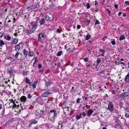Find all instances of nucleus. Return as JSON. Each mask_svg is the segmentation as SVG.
I'll return each instance as SVG.
<instances>
[{
    "mask_svg": "<svg viewBox=\"0 0 129 129\" xmlns=\"http://www.w3.org/2000/svg\"><path fill=\"white\" fill-rule=\"evenodd\" d=\"M37 61V57H36L35 58V61L34 62V64L36 63V62Z\"/></svg>",
    "mask_w": 129,
    "mask_h": 129,
    "instance_id": "de8ad7c7",
    "label": "nucleus"
},
{
    "mask_svg": "<svg viewBox=\"0 0 129 129\" xmlns=\"http://www.w3.org/2000/svg\"><path fill=\"white\" fill-rule=\"evenodd\" d=\"M38 41L41 42H42V39L41 38V37L39 35H38Z\"/></svg>",
    "mask_w": 129,
    "mask_h": 129,
    "instance_id": "393cba45",
    "label": "nucleus"
},
{
    "mask_svg": "<svg viewBox=\"0 0 129 129\" xmlns=\"http://www.w3.org/2000/svg\"><path fill=\"white\" fill-rule=\"evenodd\" d=\"M12 58L11 57H10L8 58V59L9 60H11V59Z\"/></svg>",
    "mask_w": 129,
    "mask_h": 129,
    "instance_id": "69168bd1",
    "label": "nucleus"
},
{
    "mask_svg": "<svg viewBox=\"0 0 129 129\" xmlns=\"http://www.w3.org/2000/svg\"><path fill=\"white\" fill-rule=\"evenodd\" d=\"M37 27V26L36 25H33L31 28V30H34V31L35 30Z\"/></svg>",
    "mask_w": 129,
    "mask_h": 129,
    "instance_id": "a211bd4d",
    "label": "nucleus"
},
{
    "mask_svg": "<svg viewBox=\"0 0 129 129\" xmlns=\"http://www.w3.org/2000/svg\"><path fill=\"white\" fill-rule=\"evenodd\" d=\"M95 25L99 24H100V22L98 20H96L95 21Z\"/></svg>",
    "mask_w": 129,
    "mask_h": 129,
    "instance_id": "c9c22d12",
    "label": "nucleus"
},
{
    "mask_svg": "<svg viewBox=\"0 0 129 129\" xmlns=\"http://www.w3.org/2000/svg\"><path fill=\"white\" fill-rule=\"evenodd\" d=\"M5 36V38L7 40L9 41L11 39V37L9 35Z\"/></svg>",
    "mask_w": 129,
    "mask_h": 129,
    "instance_id": "ddd939ff",
    "label": "nucleus"
},
{
    "mask_svg": "<svg viewBox=\"0 0 129 129\" xmlns=\"http://www.w3.org/2000/svg\"><path fill=\"white\" fill-rule=\"evenodd\" d=\"M104 72V71H102L100 72H99V74H101L102 73H103Z\"/></svg>",
    "mask_w": 129,
    "mask_h": 129,
    "instance_id": "052dcab7",
    "label": "nucleus"
},
{
    "mask_svg": "<svg viewBox=\"0 0 129 129\" xmlns=\"http://www.w3.org/2000/svg\"><path fill=\"white\" fill-rule=\"evenodd\" d=\"M54 6V5L53 4H51L49 6V7L50 8H53Z\"/></svg>",
    "mask_w": 129,
    "mask_h": 129,
    "instance_id": "09e8293b",
    "label": "nucleus"
},
{
    "mask_svg": "<svg viewBox=\"0 0 129 129\" xmlns=\"http://www.w3.org/2000/svg\"><path fill=\"white\" fill-rule=\"evenodd\" d=\"M114 7L116 9H117L118 8V6L116 4L114 5Z\"/></svg>",
    "mask_w": 129,
    "mask_h": 129,
    "instance_id": "5fc2aeb1",
    "label": "nucleus"
},
{
    "mask_svg": "<svg viewBox=\"0 0 129 129\" xmlns=\"http://www.w3.org/2000/svg\"><path fill=\"white\" fill-rule=\"evenodd\" d=\"M19 54V53L18 52H17L16 53L15 55V57L16 58H18Z\"/></svg>",
    "mask_w": 129,
    "mask_h": 129,
    "instance_id": "7c9ffc66",
    "label": "nucleus"
},
{
    "mask_svg": "<svg viewBox=\"0 0 129 129\" xmlns=\"http://www.w3.org/2000/svg\"><path fill=\"white\" fill-rule=\"evenodd\" d=\"M5 43L3 41L1 40L0 41V44L1 47H2V46Z\"/></svg>",
    "mask_w": 129,
    "mask_h": 129,
    "instance_id": "412c9836",
    "label": "nucleus"
},
{
    "mask_svg": "<svg viewBox=\"0 0 129 129\" xmlns=\"http://www.w3.org/2000/svg\"><path fill=\"white\" fill-rule=\"evenodd\" d=\"M18 41V39L17 38L13 40L11 44L12 45L16 44Z\"/></svg>",
    "mask_w": 129,
    "mask_h": 129,
    "instance_id": "1a4fd4ad",
    "label": "nucleus"
},
{
    "mask_svg": "<svg viewBox=\"0 0 129 129\" xmlns=\"http://www.w3.org/2000/svg\"><path fill=\"white\" fill-rule=\"evenodd\" d=\"M39 20V18H37V20L35 22V23L36 24V25L37 24L38 22V20Z\"/></svg>",
    "mask_w": 129,
    "mask_h": 129,
    "instance_id": "8fccbe9b",
    "label": "nucleus"
},
{
    "mask_svg": "<svg viewBox=\"0 0 129 129\" xmlns=\"http://www.w3.org/2000/svg\"><path fill=\"white\" fill-rule=\"evenodd\" d=\"M95 3L94 5H97L98 4V3L96 1H95Z\"/></svg>",
    "mask_w": 129,
    "mask_h": 129,
    "instance_id": "603ef678",
    "label": "nucleus"
},
{
    "mask_svg": "<svg viewBox=\"0 0 129 129\" xmlns=\"http://www.w3.org/2000/svg\"><path fill=\"white\" fill-rule=\"evenodd\" d=\"M125 3L126 5H129V3L128 1H125Z\"/></svg>",
    "mask_w": 129,
    "mask_h": 129,
    "instance_id": "49530a36",
    "label": "nucleus"
},
{
    "mask_svg": "<svg viewBox=\"0 0 129 129\" xmlns=\"http://www.w3.org/2000/svg\"><path fill=\"white\" fill-rule=\"evenodd\" d=\"M32 96L30 94H28L27 95V98L29 99H30Z\"/></svg>",
    "mask_w": 129,
    "mask_h": 129,
    "instance_id": "f704fd0d",
    "label": "nucleus"
},
{
    "mask_svg": "<svg viewBox=\"0 0 129 129\" xmlns=\"http://www.w3.org/2000/svg\"><path fill=\"white\" fill-rule=\"evenodd\" d=\"M13 107H14L16 108L17 107H18L19 106V105H17L15 103V102H13Z\"/></svg>",
    "mask_w": 129,
    "mask_h": 129,
    "instance_id": "cd10ccee",
    "label": "nucleus"
},
{
    "mask_svg": "<svg viewBox=\"0 0 129 129\" xmlns=\"http://www.w3.org/2000/svg\"><path fill=\"white\" fill-rule=\"evenodd\" d=\"M101 58H98L97 59L96 63L98 64H99L101 62Z\"/></svg>",
    "mask_w": 129,
    "mask_h": 129,
    "instance_id": "b1692460",
    "label": "nucleus"
},
{
    "mask_svg": "<svg viewBox=\"0 0 129 129\" xmlns=\"http://www.w3.org/2000/svg\"><path fill=\"white\" fill-rule=\"evenodd\" d=\"M38 82V81L37 80H36L34 82V83L32 84V87L34 88H36V85H37Z\"/></svg>",
    "mask_w": 129,
    "mask_h": 129,
    "instance_id": "f8f14e48",
    "label": "nucleus"
},
{
    "mask_svg": "<svg viewBox=\"0 0 129 129\" xmlns=\"http://www.w3.org/2000/svg\"><path fill=\"white\" fill-rule=\"evenodd\" d=\"M23 53L25 55H27L28 53V51L26 49H24L23 50Z\"/></svg>",
    "mask_w": 129,
    "mask_h": 129,
    "instance_id": "c85d7f7f",
    "label": "nucleus"
},
{
    "mask_svg": "<svg viewBox=\"0 0 129 129\" xmlns=\"http://www.w3.org/2000/svg\"><path fill=\"white\" fill-rule=\"evenodd\" d=\"M86 112H83V113L82 114V115L84 117H85L86 116Z\"/></svg>",
    "mask_w": 129,
    "mask_h": 129,
    "instance_id": "c03bdc74",
    "label": "nucleus"
},
{
    "mask_svg": "<svg viewBox=\"0 0 129 129\" xmlns=\"http://www.w3.org/2000/svg\"><path fill=\"white\" fill-rule=\"evenodd\" d=\"M14 35L15 36H17L18 35V34L17 33H15L14 34Z\"/></svg>",
    "mask_w": 129,
    "mask_h": 129,
    "instance_id": "13d9d810",
    "label": "nucleus"
},
{
    "mask_svg": "<svg viewBox=\"0 0 129 129\" xmlns=\"http://www.w3.org/2000/svg\"><path fill=\"white\" fill-rule=\"evenodd\" d=\"M59 125H58L57 128V129H60V128L59 127Z\"/></svg>",
    "mask_w": 129,
    "mask_h": 129,
    "instance_id": "774afa93",
    "label": "nucleus"
},
{
    "mask_svg": "<svg viewBox=\"0 0 129 129\" xmlns=\"http://www.w3.org/2000/svg\"><path fill=\"white\" fill-rule=\"evenodd\" d=\"M81 99L80 98H78L76 100V102L77 103H80V100H81Z\"/></svg>",
    "mask_w": 129,
    "mask_h": 129,
    "instance_id": "e433bc0d",
    "label": "nucleus"
},
{
    "mask_svg": "<svg viewBox=\"0 0 129 129\" xmlns=\"http://www.w3.org/2000/svg\"><path fill=\"white\" fill-rule=\"evenodd\" d=\"M56 31L57 33H61V31L58 28L57 29Z\"/></svg>",
    "mask_w": 129,
    "mask_h": 129,
    "instance_id": "37998d69",
    "label": "nucleus"
},
{
    "mask_svg": "<svg viewBox=\"0 0 129 129\" xmlns=\"http://www.w3.org/2000/svg\"><path fill=\"white\" fill-rule=\"evenodd\" d=\"M46 20L47 21H48L50 19L49 17L48 16H46L45 17Z\"/></svg>",
    "mask_w": 129,
    "mask_h": 129,
    "instance_id": "473e14b6",
    "label": "nucleus"
},
{
    "mask_svg": "<svg viewBox=\"0 0 129 129\" xmlns=\"http://www.w3.org/2000/svg\"><path fill=\"white\" fill-rule=\"evenodd\" d=\"M106 10L109 14L111 12L108 9H107Z\"/></svg>",
    "mask_w": 129,
    "mask_h": 129,
    "instance_id": "6e6d98bb",
    "label": "nucleus"
},
{
    "mask_svg": "<svg viewBox=\"0 0 129 129\" xmlns=\"http://www.w3.org/2000/svg\"><path fill=\"white\" fill-rule=\"evenodd\" d=\"M111 43L113 45H115L116 42L114 39H113V40L111 41Z\"/></svg>",
    "mask_w": 129,
    "mask_h": 129,
    "instance_id": "c756f323",
    "label": "nucleus"
},
{
    "mask_svg": "<svg viewBox=\"0 0 129 129\" xmlns=\"http://www.w3.org/2000/svg\"><path fill=\"white\" fill-rule=\"evenodd\" d=\"M129 96V91H126L122 93L121 94L119 95V97L120 98H125Z\"/></svg>",
    "mask_w": 129,
    "mask_h": 129,
    "instance_id": "f257e3e1",
    "label": "nucleus"
},
{
    "mask_svg": "<svg viewBox=\"0 0 129 129\" xmlns=\"http://www.w3.org/2000/svg\"><path fill=\"white\" fill-rule=\"evenodd\" d=\"M42 67V64H38V68L40 69Z\"/></svg>",
    "mask_w": 129,
    "mask_h": 129,
    "instance_id": "a18cd8bd",
    "label": "nucleus"
},
{
    "mask_svg": "<svg viewBox=\"0 0 129 129\" xmlns=\"http://www.w3.org/2000/svg\"><path fill=\"white\" fill-rule=\"evenodd\" d=\"M50 112L51 113H52V112H53L54 113V117L56 116L57 114L56 111L55 110H51Z\"/></svg>",
    "mask_w": 129,
    "mask_h": 129,
    "instance_id": "2eb2a0df",
    "label": "nucleus"
},
{
    "mask_svg": "<svg viewBox=\"0 0 129 129\" xmlns=\"http://www.w3.org/2000/svg\"><path fill=\"white\" fill-rule=\"evenodd\" d=\"M125 81L126 82L129 81V74H128L125 78Z\"/></svg>",
    "mask_w": 129,
    "mask_h": 129,
    "instance_id": "9d476101",
    "label": "nucleus"
},
{
    "mask_svg": "<svg viewBox=\"0 0 129 129\" xmlns=\"http://www.w3.org/2000/svg\"><path fill=\"white\" fill-rule=\"evenodd\" d=\"M108 109L110 111H112L114 109L113 104L112 103L110 102L108 104Z\"/></svg>",
    "mask_w": 129,
    "mask_h": 129,
    "instance_id": "f03ea898",
    "label": "nucleus"
},
{
    "mask_svg": "<svg viewBox=\"0 0 129 129\" xmlns=\"http://www.w3.org/2000/svg\"><path fill=\"white\" fill-rule=\"evenodd\" d=\"M51 84V83L50 82L46 81L45 85V87H47L50 86Z\"/></svg>",
    "mask_w": 129,
    "mask_h": 129,
    "instance_id": "9b49d317",
    "label": "nucleus"
},
{
    "mask_svg": "<svg viewBox=\"0 0 129 129\" xmlns=\"http://www.w3.org/2000/svg\"><path fill=\"white\" fill-rule=\"evenodd\" d=\"M122 14V13L121 12H119L118 14L119 16H120V15Z\"/></svg>",
    "mask_w": 129,
    "mask_h": 129,
    "instance_id": "bf43d9fd",
    "label": "nucleus"
},
{
    "mask_svg": "<svg viewBox=\"0 0 129 129\" xmlns=\"http://www.w3.org/2000/svg\"><path fill=\"white\" fill-rule=\"evenodd\" d=\"M84 60H85V62H87L88 60V58H84Z\"/></svg>",
    "mask_w": 129,
    "mask_h": 129,
    "instance_id": "ea45409f",
    "label": "nucleus"
},
{
    "mask_svg": "<svg viewBox=\"0 0 129 129\" xmlns=\"http://www.w3.org/2000/svg\"><path fill=\"white\" fill-rule=\"evenodd\" d=\"M20 101L23 103L26 102L27 99L26 97L24 96H22L20 98Z\"/></svg>",
    "mask_w": 129,
    "mask_h": 129,
    "instance_id": "39448f33",
    "label": "nucleus"
},
{
    "mask_svg": "<svg viewBox=\"0 0 129 129\" xmlns=\"http://www.w3.org/2000/svg\"><path fill=\"white\" fill-rule=\"evenodd\" d=\"M5 109L4 108L2 112V115H4L5 114Z\"/></svg>",
    "mask_w": 129,
    "mask_h": 129,
    "instance_id": "4c0bfd02",
    "label": "nucleus"
},
{
    "mask_svg": "<svg viewBox=\"0 0 129 129\" xmlns=\"http://www.w3.org/2000/svg\"><path fill=\"white\" fill-rule=\"evenodd\" d=\"M67 51L68 52H69V53H70V52H72V50L71 48H69L68 49Z\"/></svg>",
    "mask_w": 129,
    "mask_h": 129,
    "instance_id": "58836bf2",
    "label": "nucleus"
},
{
    "mask_svg": "<svg viewBox=\"0 0 129 129\" xmlns=\"http://www.w3.org/2000/svg\"><path fill=\"white\" fill-rule=\"evenodd\" d=\"M99 51L101 52H105V51L104 50L102 49H100L99 50Z\"/></svg>",
    "mask_w": 129,
    "mask_h": 129,
    "instance_id": "79ce46f5",
    "label": "nucleus"
},
{
    "mask_svg": "<svg viewBox=\"0 0 129 129\" xmlns=\"http://www.w3.org/2000/svg\"><path fill=\"white\" fill-rule=\"evenodd\" d=\"M31 124H36L37 123V121L36 120H34L32 121L31 122Z\"/></svg>",
    "mask_w": 129,
    "mask_h": 129,
    "instance_id": "72a5a7b5",
    "label": "nucleus"
},
{
    "mask_svg": "<svg viewBox=\"0 0 129 129\" xmlns=\"http://www.w3.org/2000/svg\"><path fill=\"white\" fill-rule=\"evenodd\" d=\"M45 22V19L44 18H42L41 19L39 20L40 25H43L44 24Z\"/></svg>",
    "mask_w": 129,
    "mask_h": 129,
    "instance_id": "423d86ee",
    "label": "nucleus"
},
{
    "mask_svg": "<svg viewBox=\"0 0 129 129\" xmlns=\"http://www.w3.org/2000/svg\"><path fill=\"white\" fill-rule=\"evenodd\" d=\"M10 101H11V103H13V102H14V101L13 100V99H11L10 100Z\"/></svg>",
    "mask_w": 129,
    "mask_h": 129,
    "instance_id": "4d7b16f0",
    "label": "nucleus"
},
{
    "mask_svg": "<svg viewBox=\"0 0 129 129\" xmlns=\"http://www.w3.org/2000/svg\"><path fill=\"white\" fill-rule=\"evenodd\" d=\"M119 124L118 123H116L114 126V127L115 128H118L119 126Z\"/></svg>",
    "mask_w": 129,
    "mask_h": 129,
    "instance_id": "bb28decb",
    "label": "nucleus"
},
{
    "mask_svg": "<svg viewBox=\"0 0 129 129\" xmlns=\"http://www.w3.org/2000/svg\"><path fill=\"white\" fill-rule=\"evenodd\" d=\"M25 81L26 82L27 84H30L31 83V82H30L28 78H26V80Z\"/></svg>",
    "mask_w": 129,
    "mask_h": 129,
    "instance_id": "4be33fe9",
    "label": "nucleus"
},
{
    "mask_svg": "<svg viewBox=\"0 0 129 129\" xmlns=\"http://www.w3.org/2000/svg\"><path fill=\"white\" fill-rule=\"evenodd\" d=\"M87 8V9H89L90 7V6L89 3H87L86 4Z\"/></svg>",
    "mask_w": 129,
    "mask_h": 129,
    "instance_id": "a19ab883",
    "label": "nucleus"
},
{
    "mask_svg": "<svg viewBox=\"0 0 129 129\" xmlns=\"http://www.w3.org/2000/svg\"><path fill=\"white\" fill-rule=\"evenodd\" d=\"M60 62H58L57 63V67H60Z\"/></svg>",
    "mask_w": 129,
    "mask_h": 129,
    "instance_id": "3c124183",
    "label": "nucleus"
},
{
    "mask_svg": "<svg viewBox=\"0 0 129 129\" xmlns=\"http://www.w3.org/2000/svg\"><path fill=\"white\" fill-rule=\"evenodd\" d=\"M3 35V33H0V37H2Z\"/></svg>",
    "mask_w": 129,
    "mask_h": 129,
    "instance_id": "e2e57ef3",
    "label": "nucleus"
},
{
    "mask_svg": "<svg viewBox=\"0 0 129 129\" xmlns=\"http://www.w3.org/2000/svg\"><path fill=\"white\" fill-rule=\"evenodd\" d=\"M52 93V92L46 91L43 94L42 96L44 97H47L49 95L51 94Z\"/></svg>",
    "mask_w": 129,
    "mask_h": 129,
    "instance_id": "7ed1b4c3",
    "label": "nucleus"
},
{
    "mask_svg": "<svg viewBox=\"0 0 129 129\" xmlns=\"http://www.w3.org/2000/svg\"><path fill=\"white\" fill-rule=\"evenodd\" d=\"M38 35H39L41 37L44 38L45 36V35L44 33H42L39 34Z\"/></svg>",
    "mask_w": 129,
    "mask_h": 129,
    "instance_id": "6ab92c4d",
    "label": "nucleus"
},
{
    "mask_svg": "<svg viewBox=\"0 0 129 129\" xmlns=\"http://www.w3.org/2000/svg\"><path fill=\"white\" fill-rule=\"evenodd\" d=\"M125 116L126 118H129V113H126Z\"/></svg>",
    "mask_w": 129,
    "mask_h": 129,
    "instance_id": "2f4dec72",
    "label": "nucleus"
},
{
    "mask_svg": "<svg viewBox=\"0 0 129 129\" xmlns=\"http://www.w3.org/2000/svg\"><path fill=\"white\" fill-rule=\"evenodd\" d=\"M34 52L32 51H29L28 54L29 56H33L34 55Z\"/></svg>",
    "mask_w": 129,
    "mask_h": 129,
    "instance_id": "f3484780",
    "label": "nucleus"
},
{
    "mask_svg": "<svg viewBox=\"0 0 129 129\" xmlns=\"http://www.w3.org/2000/svg\"><path fill=\"white\" fill-rule=\"evenodd\" d=\"M62 51H60L58 52L57 53V56H60L62 54Z\"/></svg>",
    "mask_w": 129,
    "mask_h": 129,
    "instance_id": "a878e982",
    "label": "nucleus"
},
{
    "mask_svg": "<svg viewBox=\"0 0 129 129\" xmlns=\"http://www.w3.org/2000/svg\"><path fill=\"white\" fill-rule=\"evenodd\" d=\"M32 124H31V123L30 124H29V125H28V126L29 127H31V125Z\"/></svg>",
    "mask_w": 129,
    "mask_h": 129,
    "instance_id": "680f3d73",
    "label": "nucleus"
},
{
    "mask_svg": "<svg viewBox=\"0 0 129 129\" xmlns=\"http://www.w3.org/2000/svg\"><path fill=\"white\" fill-rule=\"evenodd\" d=\"M80 28V26L79 25H78L77 26V28L78 29H79Z\"/></svg>",
    "mask_w": 129,
    "mask_h": 129,
    "instance_id": "864d4df0",
    "label": "nucleus"
},
{
    "mask_svg": "<svg viewBox=\"0 0 129 129\" xmlns=\"http://www.w3.org/2000/svg\"><path fill=\"white\" fill-rule=\"evenodd\" d=\"M20 48V46L19 44L16 45L15 46V50L18 51Z\"/></svg>",
    "mask_w": 129,
    "mask_h": 129,
    "instance_id": "6e6552de",
    "label": "nucleus"
},
{
    "mask_svg": "<svg viewBox=\"0 0 129 129\" xmlns=\"http://www.w3.org/2000/svg\"><path fill=\"white\" fill-rule=\"evenodd\" d=\"M6 26L7 27H10V26H9L8 24H6Z\"/></svg>",
    "mask_w": 129,
    "mask_h": 129,
    "instance_id": "0e129e2a",
    "label": "nucleus"
},
{
    "mask_svg": "<svg viewBox=\"0 0 129 129\" xmlns=\"http://www.w3.org/2000/svg\"><path fill=\"white\" fill-rule=\"evenodd\" d=\"M94 112V111L91 110L89 109L87 112V115L89 116H90L92 113Z\"/></svg>",
    "mask_w": 129,
    "mask_h": 129,
    "instance_id": "0eeeda50",
    "label": "nucleus"
},
{
    "mask_svg": "<svg viewBox=\"0 0 129 129\" xmlns=\"http://www.w3.org/2000/svg\"><path fill=\"white\" fill-rule=\"evenodd\" d=\"M125 39V37L124 35L121 36L119 38V40L121 41L122 40Z\"/></svg>",
    "mask_w": 129,
    "mask_h": 129,
    "instance_id": "dca6fc26",
    "label": "nucleus"
},
{
    "mask_svg": "<svg viewBox=\"0 0 129 129\" xmlns=\"http://www.w3.org/2000/svg\"><path fill=\"white\" fill-rule=\"evenodd\" d=\"M34 32V30H33L30 29L29 30L26 32V33L27 35L30 34L32 33H33Z\"/></svg>",
    "mask_w": 129,
    "mask_h": 129,
    "instance_id": "4468645a",
    "label": "nucleus"
},
{
    "mask_svg": "<svg viewBox=\"0 0 129 129\" xmlns=\"http://www.w3.org/2000/svg\"><path fill=\"white\" fill-rule=\"evenodd\" d=\"M81 114H80L79 115H77L76 116V118L77 120H78L81 117Z\"/></svg>",
    "mask_w": 129,
    "mask_h": 129,
    "instance_id": "5701e85b",
    "label": "nucleus"
},
{
    "mask_svg": "<svg viewBox=\"0 0 129 129\" xmlns=\"http://www.w3.org/2000/svg\"><path fill=\"white\" fill-rule=\"evenodd\" d=\"M90 38L91 36L90 35H87L86 37L85 40H88Z\"/></svg>",
    "mask_w": 129,
    "mask_h": 129,
    "instance_id": "aec40b11",
    "label": "nucleus"
},
{
    "mask_svg": "<svg viewBox=\"0 0 129 129\" xmlns=\"http://www.w3.org/2000/svg\"><path fill=\"white\" fill-rule=\"evenodd\" d=\"M20 27V28L18 29V32L19 33L21 32L22 34H24V33L25 32V28L23 27L22 26H21Z\"/></svg>",
    "mask_w": 129,
    "mask_h": 129,
    "instance_id": "20e7f679",
    "label": "nucleus"
},
{
    "mask_svg": "<svg viewBox=\"0 0 129 129\" xmlns=\"http://www.w3.org/2000/svg\"><path fill=\"white\" fill-rule=\"evenodd\" d=\"M2 106V105L1 104H0V110L1 109Z\"/></svg>",
    "mask_w": 129,
    "mask_h": 129,
    "instance_id": "338daca9",
    "label": "nucleus"
}]
</instances>
